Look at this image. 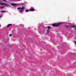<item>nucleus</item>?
Segmentation results:
<instances>
[{"label":"nucleus","mask_w":76,"mask_h":76,"mask_svg":"<svg viewBox=\"0 0 76 76\" xmlns=\"http://www.w3.org/2000/svg\"><path fill=\"white\" fill-rule=\"evenodd\" d=\"M4 7H1V9H3V8H4Z\"/></svg>","instance_id":"12"},{"label":"nucleus","mask_w":76,"mask_h":76,"mask_svg":"<svg viewBox=\"0 0 76 76\" xmlns=\"http://www.w3.org/2000/svg\"><path fill=\"white\" fill-rule=\"evenodd\" d=\"M0 4L2 5H5L6 6H8V5H7L6 4H4V3H0Z\"/></svg>","instance_id":"5"},{"label":"nucleus","mask_w":76,"mask_h":76,"mask_svg":"<svg viewBox=\"0 0 76 76\" xmlns=\"http://www.w3.org/2000/svg\"><path fill=\"white\" fill-rule=\"evenodd\" d=\"M29 10H26V12H29Z\"/></svg>","instance_id":"11"},{"label":"nucleus","mask_w":76,"mask_h":76,"mask_svg":"<svg viewBox=\"0 0 76 76\" xmlns=\"http://www.w3.org/2000/svg\"><path fill=\"white\" fill-rule=\"evenodd\" d=\"M12 26V24H9L7 26V27H9V26Z\"/></svg>","instance_id":"9"},{"label":"nucleus","mask_w":76,"mask_h":76,"mask_svg":"<svg viewBox=\"0 0 76 76\" xmlns=\"http://www.w3.org/2000/svg\"><path fill=\"white\" fill-rule=\"evenodd\" d=\"M16 0V1H20L21 0Z\"/></svg>","instance_id":"15"},{"label":"nucleus","mask_w":76,"mask_h":76,"mask_svg":"<svg viewBox=\"0 0 76 76\" xmlns=\"http://www.w3.org/2000/svg\"><path fill=\"white\" fill-rule=\"evenodd\" d=\"M1 17H2V16H0V18H1Z\"/></svg>","instance_id":"16"},{"label":"nucleus","mask_w":76,"mask_h":76,"mask_svg":"<svg viewBox=\"0 0 76 76\" xmlns=\"http://www.w3.org/2000/svg\"><path fill=\"white\" fill-rule=\"evenodd\" d=\"M17 9L19 11L20 13H22L23 12V10L25 9V7H19Z\"/></svg>","instance_id":"1"},{"label":"nucleus","mask_w":76,"mask_h":76,"mask_svg":"<svg viewBox=\"0 0 76 76\" xmlns=\"http://www.w3.org/2000/svg\"><path fill=\"white\" fill-rule=\"evenodd\" d=\"M30 12H34V11H35V10L34 9H31L30 10Z\"/></svg>","instance_id":"7"},{"label":"nucleus","mask_w":76,"mask_h":76,"mask_svg":"<svg viewBox=\"0 0 76 76\" xmlns=\"http://www.w3.org/2000/svg\"><path fill=\"white\" fill-rule=\"evenodd\" d=\"M13 71H16V70H17V68H13L12 69Z\"/></svg>","instance_id":"6"},{"label":"nucleus","mask_w":76,"mask_h":76,"mask_svg":"<svg viewBox=\"0 0 76 76\" xmlns=\"http://www.w3.org/2000/svg\"><path fill=\"white\" fill-rule=\"evenodd\" d=\"M51 28V27L48 26V30H47V34H48L49 32H50V29Z\"/></svg>","instance_id":"4"},{"label":"nucleus","mask_w":76,"mask_h":76,"mask_svg":"<svg viewBox=\"0 0 76 76\" xmlns=\"http://www.w3.org/2000/svg\"><path fill=\"white\" fill-rule=\"evenodd\" d=\"M4 1H5V2H7V1H6V0H3Z\"/></svg>","instance_id":"13"},{"label":"nucleus","mask_w":76,"mask_h":76,"mask_svg":"<svg viewBox=\"0 0 76 76\" xmlns=\"http://www.w3.org/2000/svg\"><path fill=\"white\" fill-rule=\"evenodd\" d=\"M23 4H23H24L22 3V4Z\"/></svg>","instance_id":"17"},{"label":"nucleus","mask_w":76,"mask_h":76,"mask_svg":"<svg viewBox=\"0 0 76 76\" xmlns=\"http://www.w3.org/2000/svg\"><path fill=\"white\" fill-rule=\"evenodd\" d=\"M69 28H75V26H69Z\"/></svg>","instance_id":"8"},{"label":"nucleus","mask_w":76,"mask_h":76,"mask_svg":"<svg viewBox=\"0 0 76 76\" xmlns=\"http://www.w3.org/2000/svg\"><path fill=\"white\" fill-rule=\"evenodd\" d=\"M10 37H12V34H10Z\"/></svg>","instance_id":"14"},{"label":"nucleus","mask_w":76,"mask_h":76,"mask_svg":"<svg viewBox=\"0 0 76 76\" xmlns=\"http://www.w3.org/2000/svg\"><path fill=\"white\" fill-rule=\"evenodd\" d=\"M62 23H63L61 22V23H58L54 24L52 26H58L60 25H61V24H62Z\"/></svg>","instance_id":"2"},{"label":"nucleus","mask_w":76,"mask_h":76,"mask_svg":"<svg viewBox=\"0 0 76 76\" xmlns=\"http://www.w3.org/2000/svg\"><path fill=\"white\" fill-rule=\"evenodd\" d=\"M0 27H1V25L0 24Z\"/></svg>","instance_id":"18"},{"label":"nucleus","mask_w":76,"mask_h":76,"mask_svg":"<svg viewBox=\"0 0 76 76\" xmlns=\"http://www.w3.org/2000/svg\"><path fill=\"white\" fill-rule=\"evenodd\" d=\"M1 12H4V13H6V11L4 10H2L1 11Z\"/></svg>","instance_id":"10"},{"label":"nucleus","mask_w":76,"mask_h":76,"mask_svg":"<svg viewBox=\"0 0 76 76\" xmlns=\"http://www.w3.org/2000/svg\"><path fill=\"white\" fill-rule=\"evenodd\" d=\"M11 5H12L13 6H17L18 5V4H10Z\"/></svg>","instance_id":"3"}]
</instances>
